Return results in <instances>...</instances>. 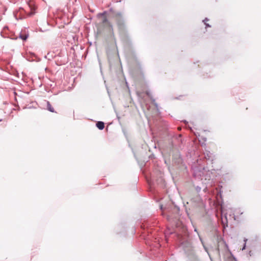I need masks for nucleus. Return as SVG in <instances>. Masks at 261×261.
<instances>
[{
	"label": "nucleus",
	"mask_w": 261,
	"mask_h": 261,
	"mask_svg": "<svg viewBox=\"0 0 261 261\" xmlns=\"http://www.w3.org/2000/svg\"><path fill=\"white\" fill-rule=\"evenodd\" d=\"M96 126L100 130H102L104 128L105 124L102 121H98L96 123Z\"/></svg>",
	"instance_id": "nucleus-1"
},
{
	"label": "nucleus",
	"mask_w": 261,
	"mask_h": 261,
	"mask_svg": "<svg viewBox=\"0 0 261 261\" xmlns=\"http://www.w3.org/2000/svg\"><path fill=\"white\" fill-rule=\"evenodd\" d=\"M47 109L49 111H50L51 112H55L54 108L51 106L50 102L48 101H47Z\"/></svg>",
	"instance_id": "nucleus-2"
},
{
	"label": "nucleus",
	"mask_w": 261,
	"mask_h": 261,
	"mask_svg": "<svg viewBox=\"0 0 261 261\" xmlns=\"http://www.w3.org/2000/svg\"><path fill=\"white\" fill-rule=\"evenodd\" d=\"M33 4H32V3H30L29 4H28L29 5V7L30 8V9H31V12L30 13V15H33L35 13V8L34 7H33L32 5H33Z\"/></svg>",
	"instance_id": "nucleus-3"
},
{
	"label": "nucleus",
	"mask_w": 261,
	"mask_h": 261,
	"mask_svg": "<svg viewBox=\"0 0 261 261\" xmlns=\"http://www.w3.org/2000/svg\"><path fill=\"white\" fill-rule=\"evenodd\" d=\"M19 37L22 40H25L28 38V35H21V34H20Z\"/></svg>",
	"instance_id": "nucleus-4"
},
{
	"label": "nucleus",
	"mask_w": 261,
	"mask_h": 261,
	"mask_svg": "<svg viewBox=\"0 0 261 261\" xmlns=\"http://www.w3.org/2000/svg\"><path fill=\"white\" fill-rule=\"evenodd\" d=\"M244 241L245 242V244H244V246L243 247V248L242 249V250H245V248H246V242L247 241V239L245 238L244 240Z\"/></svg>",
	"instance_id": "nucleus-5"
},
{
	"label": "nucleus",
	"mask_w": 261,
	"mask_h": 261,
	"mask_svg": "<svg viewBox=\"0 0 261 261\" xmlns=\"http://www.w3.org/2000/svg\"><path fill=\"white\" fill-rule=\"evenodd\" d=\"M208 20V19L206 18L204 20H203V21L204 22L206 27H210V25L208 24L205 23V21Z\"/></svg>",
	"instance_id": "nucleus-6"
},
{
	"label": "nucleus",
	"mask_w": 261,
	"mask_h": 261,
	"mask_svg": "<svg viewBox=\"0 0 261 261\" xmlns=\"http://www.w3.org/2000/svg\"><path fill=\"white\" fill-rule=\"evenodd\" d=\"M107 22H108V19L107 18L105 17L103 20H102V23H107Z\"/></svg>",
	"instance_id": "nucleus-7"
},
{
	"label": "nucleus",
	"mask_w": 261,
	"mask_h": 261,
	"mask_svg": "<svg viewBox=\"0 0 261 261\" xmlns=\"http://www.w3.org/2000/svg\"><path fill=\"white\" fill-rule=\"evenodd\" d=\"M106 13V12H104L103 13H99L98 14V16H103L105 15V14Z\"/></svg>",
	"instance_id": "nucleus-8"
},
{
	"label": "nucleus",
	"mask_w": 261,
	"mask_h": 261,
	"mask_svg": "<svg viewBox=\"0 0 261 261\" xmlns=\"http://www.w3.org/2000/svg\"><path fill=\"white\" fill-rule=\"evenodd\" d=\"M200 189H201V188H200V187H197L196 188V190H197V191H200Z\"/></svg>",
	"instance_id": "nucleus-9"
},
{
	"label": "nucleus",
	"mask_w": 261,
	"mask_h": 261,
	"mask_svg": "<svg viewBox=\"0 0 261 261\" xmlns=\"http://www.w3.org/2000/svg\"><path fill=\"white\" fill-rule=\"evenodd\" d=\"M122 23H121V22L120 20H117V24H122Z\"/></svg>",
	"instance_id": "nucleus-10"
},
{
	"label": "nucleus",
	"mask_w": 261,
	"mask_h": 261,
	"mask_svg": "<svg viewBox=\"0 0 261 261\" xmlns=\"http://www.w3.org/2000/svg\"><path fill=\"white\" fill-rule=\"evenodd\" d=\"M117 16H119V17H120V14H118Z\"/></svg>",
	"instance_id": "nucleus-11"
},
{
	"label": "nucleus",
	"mask_w": 261,
	"mask_h": 261,
	"mask_svg": "<svg viewBox=\"0 0 261 261\" xmlns=\"http://www.w3.org/2000/svg\"><path fill=\"white\" fill-rule=\"evenodd\" d=\"M108 23H109V24H109V25L112 27V25H111V24H110V23H109V22H108Z\"/></svg>",
	"instance_id": "nucleus-12"
}]
</instances>
